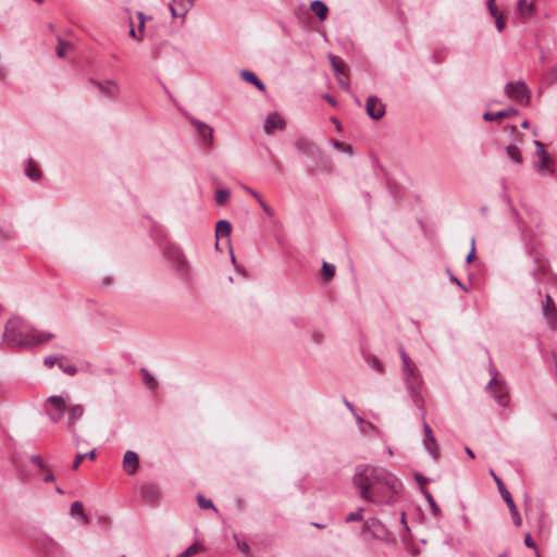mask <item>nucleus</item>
<instances>
[{"label":"nucleus","mask_w":557,"mask_h":557,"mask_svg":"<svg viewBox=\"0 0 557 557\" xmlns=\"http://www.w3.org/2000/svg\"><path fill=\"white\" fill-rule=\"evenodd\" d=\"M487 389L491 395L500 404L506 405L508 398V389L506 385L498 381L496 376H494L487 384Z\"/></svg>","instance_id":"9"},{"label":"nucleus","mask_w":557,"mask_h":557,"mask_svg":"<svg viewBox=\"0 0 557 557\" xmlns=\"http://www.w3.org/2000/svg\"><path fill=\"white\" fill-rule=\"evenodd\" d=\"M490 473L493 476L494 481L496 482L498 491H499L503 499L506 502V504H507V506L509 508V511H510L511 518L513 520V523L517 527H520L522 524V519H521V516H520V513H519V511L517 509V506H516V504H515V502L512 499L511 494L505 487L503 481L496 475V473L493 470H491Z\"/></svg>","instance_id":"5"},{"label":"nucleus","mask_w":557,"mask_h":557,"mask_svg":"<svg viewBox=\"0 0 557 557\" xmlns=\"http://www.w3.org/2000/svg\"><path fill=\"white\" fill-rule=\"evenodd\" d=\"M534 146H535V153L539 157V159L549 158V156L547 154V152L545 150L544 144L542 141L534 140Z\"/></svg>","instance_id":"35"},{"label":"nucleus","mask_w":557,"mask_h":557,"mask_svg":"<svg viewBox=\"0 0 557 557\" xmlns=\"http://www.w3.org/2000/svg\"><path fill=\"white\" fill-rule=\"evenodd\" d=\"M196 0H187V4L184 5L183 11L181 13L176 12V9L174 7H171V13L174 17L176 16H184L194 5V2Z\"/></svg>","instance_id":"36"},{"label":"nucleus","mask_w":557,"mask_h":557,"mask_svg":"<svg viewBox=\"0 0 557 557\" xmlns=\"http://www.w3.org/2000/svg\"><path fill=\"white\" fill-rule=\"evenodd\" d=\"M524 544H525V546H528L530 548L536 549V545L529 533H527L524 536ZM535 554H536V557H541V555L537 550H535Z\"/></svg>","instance_id":"41"},{"label":"nucleus","mask_w":557,"mask_h":557,"mask_svg":"<svg viewBox=\"0 0 557 557\" xmlns=\"http://www.w3.org/2000/svg\"><path fill=\"white\" fill-rule=\"evenodd\" d=\"M552 160L550 158L540 159L539 163L535 165V170L542 175V176H553L555 174V170L552 168Z\"/></svg>","instance_id":"19"},{"label":"nucleus","mask_w":557,"mask_h":557,"mask_svg":"<svg viewBox=\"0 0 557 557\" xmlns=\"http://www.w3.org/2000/svg\"><path fill=\"white\" fill-rule=\"evenodd\" d=\"M516 114H517V110H515V109H507V110L498 111L496 113L485 112L484 115H483V119L485 121H496V120H499V119H503V117H510V116H513Z\"/></svg>","instance_id":"20"},{"label":"nucleus","mask_w":557,"mask_h":557,"mask_svg":"<svg viewBox=\"0 0 557 557\" xmlns=\"http://www.w3.org/2000/svg\"><path fill=\"white\" fill-rule=\"evenodd\" d=\"M312 339L314 343L320 344L323 339V334L320 332H313L312 333Z\"/></svg>","instance_id":"53"},{"label":"nucleus","mask_w":557,"mask_h":557,"mask_svg":"<svg viewBox=\"0 0 557 557\" xmlns=\"http://www.w3.org/2000/svg\"><path fill=\"white\" fill-rule=\"evenodd\" d=\"M240 77L245 82L255 85L259 90H261V91L265 90L264 84L252 72H249V71H246V70L242 71L240 72Z\"/></svg>","instance_id":"22"},{"label":"nucleus","mask_w":557,"mask_h":557,"mask_svg":"<svg viewBox=\"0 0 557 557\" xmlns=\"http://www.w3.org/2000/svg\"><path fill=\"white\" fill-rule=\"evenodd\" d=\"M53 337L52 333L38 331L23 319L13 317L5 323L2 341L8 348L29 349Z\"/></svg>","instance_id":"2"},{"label":"nucleus","mask_w":557,"mask_h":557,"mask_svg":"<svg viewBox=\"0 0 557 557\" xmlns=\"http://www.w3.org/2000/svg\"><path fill=\"white\" fill-rule=\"evenodd\" d=\"M71 49H72V45L70 42L59 39L55 52L59 58H63L66 55L67 51Z\"/></svg>","instance_id":"30"},{"label":"nucleus","mask_w":557,"mask_h":557,"mask_svg":"<svg viewBox=\"0 0 557 557\" xmlns=\"http://www.w3.org/2000/svg\"><path fill=\"white\" fill-rule=\"evenodd\" d=\"M369 363L377 372L383 373V366L377 358L373 357L371 360H369Z\"/></svg>","instance_id":"45"},{"label":"nucleus","mask_w":557,"mask_h":557,"mask_svg":"<svg viewBox=\"0 0 557 557\" xmlns=\"http://www.w3.org/2000/svg\"><path fill=\"white\" fill-rule=\"evenodd\" d=\"M141 495L148 502H154L159 498L160 492L154 484H145L141 487Z\"/></svg>","instance_id":"17"},{"label":"nucleus","mask_w":557,"mask_h":557,"mask_svg":"<svg viewBox=\"0 0 557 557\" xmlns=\"http://www.w3.org/2000/svg\"><path fill=\"white\" fill-rule=\"evenodd\" d=\"M364 531L369 532L373 539L385 543L392 542V532L376 518H370L364 522Z\"/></svg>","instance_id":"7"},{"label":"nucleus","mask_w":557,"mask_h":557,"mask_svg":"<svg viewBox=\"0 0 557 557\" xmlns=\"http://www.w3.org/2000/svg\"><path fill=\"white\" fill-rule=\"evenodd\" d=\"M197 500H198V505L200 508H202V509L213 508L215 510L213 503L210 499H207L206 497H203L202 495L199 494L197 496Z\"/></svg>","instance_id":"39"},{"label":"nucleus","mask_w":557,"mask_h":557,"mask_svg":"<svg viewBox=\"0 0 557 557\" xmlns=\"http://www.w3.org/2000/svg\"><path fill=\"white\" fill-rule=\"evenodd\" d=\"M355 418H356V421L359 425V430L362 434H368V431L366 430V426H369L371 429H375L374 424L371 423L370 421H366L364 419H362L361 417H359L357 413L354 414Z\"/></svg>","instance_id":"32"},{"label":"nucleus","mask_w":557,"mask_h":557,"mask_svg":"<svg viewBox=\"0 0 557 557\" xmlns=\"http://www.w3.org/2000/svg\"><path fill=\"white\" fill-rule=\"evenodd\" d=\"M517 9L523 20L531 17L534 13V5L528 0H518Z\"/></svg>","instance_id":"18"},{"label":"nucleus","mask_w":557,"mask_h":557,"mask_svg":"<svg viewBox=\"0 0 557 557\" xmlns=\"http://www.w3.org/2000/svg\"><path fill=\"white\" fill-rule=\"evenodd\" d=\"M187 4V0H173V3L170 5L176 9V12L181 13L183 11L184 5Z\"/></svg>","instance_id":"46"},{"label":"nucleus","mask_w":557,"mask_h":557,"mask_svg":"<svg viewBox=\"0 0 557 557\" xmlns=\"http://www.w3.org/2000/svg\"><path fill=\"white\" fill-rule=\"evenodd\" d=\"M474 242H475V239L472 238L471 239V250H470V252L468 253V256L466 258V261L468 263H470L472 261L473 257H474Z\"/></svg>","instance_id":"52"},{"label":"nucleus","mask_w":557,"mask_h":557,"mask_svg":"<svg viewBox=\"0 0 557 557\" xmlns=\"http://www.w3.org/2000/svg\"><path fill=\"white\" fill-rule=\"evenodd\" d=\"M465 450H466L467 455H468L470 458H472V459L474 458V453H473V450H472L470 447H466V449H465Z\"/></svg>","instance_id":"62"},{"label":"nucleus","mask_w":557,"mask_h":557,"mask_svg":"<svg viewBox=\"0 0 557 557\" xmlns=\"http://www.w3.org/2000/svg\"><path fill=\"white\" fill-rule=\"evenodd\" d=\"M47 413L52 422H59L65 412H67V430L72 434L76 444H78V435L76 433L75 423L84 414L82 405H69L62 396H50L47 399Z\"/></svg>","instance_id":"4"},{"label":"nucleus","mask_w":557,"mask_h":557,"mask_svg":"<svg viewBox=\"0 0 557 557\" xmlns=\"http://www.w3.org/2000/svg\"><path fill=\"white\" fill-rule=\"evenodd\" d=\"M166 255L169 260L178 272H181L183 275H187L189 273L188 262L180 248L170 247Z\"/></svg>","instance_id":"8"},{"label":"nucleus","mask_w":557,"mask_h":557,"mask_svg":"<svg viewBox=\"0 0 557 557\" xmlns=\"http://www.w3.org/2000/svg\"><path fill=\"white\" fill-rule=\"evenodd\" d=\"M71 513L73 516L79 517L83 520V522L86 524L89 522L88 517L84 512V506L81 502H74L71 505Z\"/></svg>","instance_id":"26"},{"label":"nucleus","mask_w":557,"mask_h":557,"mask_svg":"<svg viewBox=\"0 0 557 557\" xmlns=\"http://www.w3.org/2000/svg\"><path fill=\"white\" fill-rule=\"evenodd\" d=\"M331 61H332V65H333V69L335 71V73L341 76L342 75V67L344 66V63L343 62H338L336 57L332 55L331 57Z\"/></svg>","instance_id":"40"},{"label":"nucleus","mask_w":557,"mask_h":557,"mask_svg":"<svg viewBox=\"0 0 557 557\" xmlns=\"http://www.w3.org/2000/svg\"><path fill=\"white\" fill-rule=\"evenodd\" d=\"M231 193L228 189H218L215 193V202L218 206H223L230 198Z\"/></svg>","instance_id":"31"},{"label":"nucleus","mask_w":557,"mask_h":557,"mask_svg":"<svg viewBox=\"0 0 557 557\" xmlns=\"http://www.w3.org/2000/svg\"><path fill=\"white\" fill-rule=\"evenodd\" d=\"M100 94L104 97L115 98L119 95L120 88L116 83L107 81L104 83H96Z\"/></svg>","instance_id":"16"},{"label":"nucleus","mask_w":557,"mask_h":557,"mask_svg":"<svg viewBox=\"0 0 557 557\" xmlns=\"http://www.w3.org/2000/svg\"><path fill=\"white\" fill-rule=\"evenodd\" d=\"M332 145H333V147H334L335 149H337V150H339V151H343V152H345V153H347V154H351V153H352V148H351V146H349V145H345V144H343V143H341V141H337V140H334V141L332 143Z\"/></svg>","instance_id":"38"},{"label":"nucleus","mask_w":557,"mask_h":557,"mask_svg":"<svg viewBox=\"0 0 557 557\" xmlns=\"http://www.w3.org/2000/svg\"><path fill=\"white\" fill-rule=\"evenodd\" d=\"M405 547L408 554H410L413 557H417L421 554V548L411 542L405 543Z\"/></svg>","instance_id":"37"},{"label":"nucleus","mask_w":557,"mask_h":557,"mask_svg":"<svg viewBox=\"0 0 557 557\" xmlns=\"http://www.w3.org/2000/svg\"><path fill=\"white\" fill-rule=\"evenodd\" d=\"M59 358L60 356H48L45 358L44 363L47 367L52 368L55 364L58 366Z\"/></svg>","instance_id":"43"},{"label":"nucleus","mask_w":557,"mask_h":557,"mask_svg":"<svg viewBox=\"0 0 557 557\" xmlns=\"http://www.w3.org/2000/svg\"><path fill=\"white\" fill-rule=\"evenodd\" d=\"M312 12L321 20H325L327 15V7L320 0H314L310 5Z\"/></svg>","instance_id":"24"},{"label":"nucleus","mask_w":557,"mask_h":557,"mask_svg":"<svg viewBox=\"0 0 557 557\" xmlns=\"http://www.w3.org/2000/svg\"><path fill=\"white\" fill-rule=\"evenodd\" d=\"M58 367L63 373L69 375H75L77 373L75 364H73L65 356H60Z\"/></svg>","instance_id":"21"},{"label":"nucleus","mask_w":557,"mask_h":557,"mask_svg":"<svg viewBox=\"0 0 557 557\" xmlns=\"http://www.w3.org/2000/svg\"><path fill=\"white\" fill-rule=\"evenodd\" d=\"M201 550H202V545H200L198 543H195L185 549V552H188V557H190Z\"/></svg>","instance_id":"42"},{"label":"nucleus","mask_w":557,"mask_h":557,"mask_svg":"<svg viewBox=\"0 0 557 557\" xmlns=\"http://www.w3.org/2000/svg\"><path fill=\"white\" fill-rule=\"evenodd\" d=\"M312 525H313V527H315V528H318V529H324V528H326V525H325V524H321V523H318V522H312Z\"/></svg>","instance_id":"64"},{"label":"nucleus","mask_w":557,"mask_h":557,"mask_svg":"<svg viewBox=\"0 0 557 557\" xmlns=\"http://www.w3.org/2000/svg\"><path fill=\"white\" fill-rule=\"evenodd\" d=\"M140 372H141L143 381L147 385V387L150 389H156L158 386V382L154 379V376L146 369H141Z\"/></svg>","instance_id":"29"},{"label":"nucleus","mask_w":557,"mask_h":557,"mask_svg":"<svg viewBox=\"0 0 557 557\" xmlns=\"http://www.w3.org/2000/svg\"><path fill=\"white\" fill-rule=\"evenodd\" d=\"M30 460H32L35 465H37L40 469H42V470H44V469L46 468L45 463L42 462V460H41V458H40L39 456H32V457H30Z\"/></svg>","instance_id":"51"},{"label":"nucleus","mask_w":557,"mask_h":557,"mask_svg":"<svg viewBox=\"0 0 557 557\" xmlns=\"http://www.w3.org/2000/svg\"><path fill=\"white\" fill-rule=\"evenodd\" d=\"M129 36H131V37H133V38H135V39H141V36H137V33H136V30H135V28H134V27H131V29H129Z\"/></svg>","instance_id":"59"},{"label":"nucleus","mask_w":557,"mask_h":557,"mask_svg":"<svg viewBox=\"0 0 557 557\" xmlns=\"http://www.w3.org/2000/svg\"><path fill=\"white\" fill-rule=\"evenodd\" d=\"M258 203L260 205L262 210L265 212V214H268L269 216L273 215V210L263 201L262 198L260 200H258Z\"/></svg>","instance_id":"49"},{"label":"nucleus","mask_w":557,"mask_h":557,"mask_svg":"<svg viewBox=\"0 0 557 557\" xmlns=\"http://www.w3.org/2000/svg\"><path fill=\"white\" fill-rule=\"evenodd\" d=\"M231 232H232V225L228 221L226 220H220L218 223H216V227H215V234H216V237H226L228 238L230 235H231Z\"/></svg>","instance_id":"25"},{"label":"nucleus","mask_w":557,"mask_h":557,"mask_svg":"<svg viewBox=\"0 0 557 557\" xmlns=\"http://www.w3.org/2000/svg\"><path fill=\"white\" fill-rule=\"evenodd\" d=\"M542 312L549 326L554 330L557 326V309L554 300L549 294L545 296V300L542 304Z\"/></svg>","instance_id":"11"},{"label":"nucleus","mask_w":557,"mask_h":557,"mask_svg":"<svg viewBox=\"0 0 557 557\" xmlns=\"http://www.w3.org/2000/svg\"><path fill=\"white\" fill-rule=\"evenodd\" d=\"M424 496L430 506V511H431L432 516H434L435 518H440L442 516V510L438 507V505L436 504L433 496L429 492L424 493Z\"/></svg>","instance_id":"28"},{"label":"nucleus","mask_w":557,"mask_h":557,"mask_svg":"<svg viewBox=\"0 0 557 557\" xmlns=\"http://www.w3.org/2000/svg\"><path fill=\"white\" fill-rule=\"evenodd\" d=\"M285 126V120L277 112H272L265 117L263 129L270 135L275 131H283Z\"/></svg>","instance_id":"13"},{"label":"nucleus","mask_w":557,"mask_h":557,"mask_svg":"<svg viewBox=\"0 0 557 557\" xmlns=\"http://www.w3.org/2000/svg\"><path fill=\"white\" fill-rule=\"evenodd\" d=\"M367 114L373 120H380L385 114L384 103L375 96H370L366 102Z\"/></svg>","instance_id":"10"},{"label":"nucleus","mask_w":557,"mask_h":557,"mask_svg":"<svg viewBox=\"0 0 557 557\" xmlns=\"http://www.w3.org/2000/svg\"><path fill=\"white\" fill-rule=\"evenodd\" d=\"M495 18L496 28L498 32H502L505 27V20L502 13L497 14L496 16H493Z\"/></svg>","instance_id":"44"},{"label":"nucleus","mask_w":557,"mask_h":557,"mask_svg":"<svg viewBox=\"0 0 557 557\" xmlns=\"http://www.w3.org/2000/svg\"><path fill=\"white\" fill-rule=\"evenodd\" d=\"M54 480V475L52 473H48L44 476L45 482H52Z\"/></svg>","instance_id":"61"},{"label":"nucleus","mask_w":557,"mask_h":557,"mask_svg":"<svg viewBox=\"0 0 557 557\" xmlns=\"http://www.w3.org/2000/svg\"><path fill=\"white\" fill-rule=\"evenodd\" d=\"M190 123L196 127L198 135L202 138V144L211 146L213 141V128L196 119H190Z\"/></svg>","instance_id":"14"},{"label":"nucleus","mask_w":557,"mask_h":557,"mask_svg":"<svg viewBox=\"0 0 557 557\" xmlns=\"http://www.w3.org/2000/svg\"><path fill=\"white\" fill-rule=\"evenodd\" d=\"M363 511H364V509L362 507H360L356 511L350 512L346 517L345 522L349 523L352 521H361L363 519Z\"/></svg>","instance_id":"34"},{"label":"nucleus","mask_w":557,"mask_h":557,"mask_svg":"<svg viewBox=\"0 0 557 557\" xmlns=\"http://www.w3.org/2000/svg\"><path fill=\"white\" fill-rule=\"evenodd\" d=\"M505 92L508 98L519 104L527 106L530 102V90L523 82L508 83L505 87Z\"/></svg>","instance_id":"6"},{"label":"nucleus","mask_w":557,"mask_h":557,"mask_svg":"<svg viewBox=\"0 0 557 557\" xmlns=\"http://www.w3.org/2000/svg\"><path fill=\"white\" fill-rule=\"evenodd\" d=\"M335 274V265L334 264H331V263H327V262H324L323 265H322V275L325 280H330L334 276Z\"/></svg>","instance_id":"33"},{"label":"nucleus","mask_w":557,"mask_h":557,"mask_svg":"<svg viewBox=\"0 0 557 557\" xmlns=\"http://www.w3.org/2000/svg\"><path fill=\"white\" fill-rule=\"evenodd\" d=\"M324 98L329 101V103H331L332 106H335V101L333 100V98L329 95H325Z\"/></svg>","instance_id":"63"},{"label":"nucleus","mask_w":557,"mask_h":557,"mask_svg":"<svg viewBox=\"0 0 557 557\" xmlns=\"http://www.w3.org/2000/svg\"><path fill=\"white\" fill-rule=\"evenodd\" d=\"M352 482L362 499L376 505L393 503L401 488L400 481L392 472L369 465L357 468Z\"/></svg>","instance_id":"1"},{"label":"nucleus","mask_w":557,"mask_h":557,"mask_svg":"<svg viewBox=\"0 0 557 557\" xmlns=\"http://www.w3.org/2000/svg\"><path fill=\"white\" fill-rule=\"evenodd\" d=\"M138 18H139V33L141 34L143 33V29H144V25H145V17H144V14L141 12H138Z\"/></svg>","instance_id":"55"},{"label":"nucleus","mask_w":557,"mask_h":557,"mask_svg":"<svg viewBox=\"0 0 557 557\" xmlns=\"http://www.w3.org/2000/svg\"><path fill=\"white\" fill-rule=\"evenodd\" d=\"M85 458H87V455H86V454H78V455H76V457H75V460H74V462H73L72 468H73L74 470H76V469L79 467V465L83 462V460H84Z\"/></svg>","instance_id":"47"},{"label":"nucleus","mask_w":557,"mask_h":557,"mask_svg":"<svg viewBox=\"0 0 557 557\" xmlns=\"http://www.w3.org/2000/svg\"><path fill=\"white\" fill-rule=\"evenodd\" d=\"M507 154L510 160L516 162L517 164H521L523 159L520 149L515 145H509L506 148Z\"/></svg>","instance_id":"27"},{"label":"nucleus","mask_w":557,"mask_h":557,"mask_svg":"<svg viewBox=\"0 0 557 557\" xmlns=\"http://www.w3.org/2000/svg\"><path fill=\"white\" fill-rule=\"evenodd\" d=\"M423 421V431H424V446L428 453L434 458L437 459L440 451L437 446V441L435 436L433 435L431 426L425 422V418L422 419Z\"/></svg>","instance_id":"12"},{"label":"nucleus","mask_w":557,"mask_h":557,"mask_svg":"<svg viewBox=\"0 0 557 557\" xmlns=\"http://www.w3.org/2000/svg\"><path fill=\"white\" fill-rule=\"evenodd\" d=\"M242 187L244 188L245 191H247L250 196H252L257 201L261 199V196L256 190L250 188L249 186L242 185Z\"/></svg>","instance_id":"50"},{"label":"nucleus","mask_w":557,"mask_h":557,"mask_svg":"<svg viewBox=\"0 0 557 557\" xmlns=\"http://www.w3.org/2000/svg\"><path fill=\"white\" fill-rule=\"evenodd\" d=\"M138 467H139V457H138L137 453H135L133 450H127L123 457L124 471L127 474L132 475L137 471Z\"/></svg>","instance_id":"15"},{"label":"nucleus","mask_w":557,"mask_h":557,"mask_svg":"<svg viewBox=\"0 0 557 557\" xmlns=\"http://www.w3.org/2000/svg\"><path fill=\"white\" fill-rule=\"evenodd\" d=\"M487 8L492 16H496L497 14L500 13L496 8L495 0H490L487 3Z\"/></svg>","instance_id":"48"},{"label":"nucleus","mask_w":557,"mask_h":557,"mask_svg":"<svg viewBox=\"0 0 557 557\" xmlns=\"http://www.w3.org/2000/svg\"><path fill=\"white\" fill-rule=\"evenodd\" d=\"M344 403H345V406L355 414L356 411H355V407L352 406V404L349 403L347 399H345Z\"/></svg>","instance_id":"60"},{"label":"nucleus","mask_w":557,"mask_h":557,"mask_svg":"<svg viewBox=\"0 0 557 557\" xmlns=\"http://www.w3.org/2000/svg\"><path fill=\"white\" fill-rule=\"evenodd\" d=\"M238 547L244 554H249V546L247 543L238 544Z\"/></svg>","instance_id":"56"},{"label":"nucleus","mask_w":557,"mask_h":557,"mask_svg":"<svg viewBox=\"0 0 557 557\" xmlns=\"http://www.w3.org/2000/svg\"><path fill=\"white\" fill-rule=\"evenodd\" d=\"M338 83L342 88H344V89L348 88V83L342 76H338Z\"/></svg>","instance_id":"58"},{"label":"nucleus","mask_w":557,"mask_h":557,"mask_svg":"<svg viewBox=\"0 0 557 557\" xmlns=\"http://www.w3.org/2000/svg\"><path fill=\"white\" fill-rule=\"evenodd\" d=\"M7 77V70L0 64V82L4 81Z\"/></svg>","instance_id":"57"},{"label":"nucleus","mask_w":557,"mask_h":557,"mask_svg":"<svg viewBox=\"0 0 557 557\" xmlns=\"http://www.w3.org/2000/svg\"><path fill=\"white\" fill-rule=\"evenodd\" d=\"M550 83L557 82V65L554 66L549 73Z\"/></svg>","instance_id":"54"},{"label":"nucleus","mask_w":557,"mask_h":557,"mask_svg":"<svg viewBox=\"0 0 557 557\" xmlns=\"http://www.w3.org/2000/svg\"><path fill=\"white\" fill-rule=\"evenodd\" d=\"M398 350L403 361L401 371L406 388L412 403L420 410L421 419H424V399L421 393L423 380L421 377V373L416 363L410 359L408 354L405 351L404 347L399 346Z\"/></svg>","instance_id":"3"},{"label":"nucleus","mask_w":557,"mask_h":557,"mask_svg":"<svg viewBox=\"0 0 557 557\" xmlns=\"http://www.w3.org/2000/svg\"><path fill=\"white\" fill-rule=\"evenodd\" d=\"M25 173L33 181H38L41 177V171L33 159H28Z\"/></svg>","instance_id":"23"}]
</instances>
